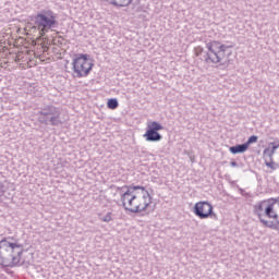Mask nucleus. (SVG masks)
Instances as JSON below:
<instances>
[{
  "label": "nucleus",
  "instance_id": "1",
  "mask_svg": "<svg viewBox=\"0 0 279 279\" xmlns=\"http://www.w3.org/2000/svg\"><path fill=\"white\" fill-rule=\"evenodd\" d=\"M118 191H120V202L129 213L145 215L154 213V197L145 186H124L118 187Z\"/></svg>",
  "mask_w": 279,
  "mask_h": 279
},
{
  "label": "nucleus",
  "instance_id": "2",
  "mask_svg": "<svg viewBox=\"0 0 279 279\" xmlns=\"http://www.w3.org/2000/svg\"><path fill=\"white\" fill-rule=\"evenodd\" d=\"M254 215L265 228L278 230L279 226V197L260 201L253 206Z\"/></svg>",
  "mask_w": 279,
  "mask_h": 279
},
{
  "label": "nucleus",
  "instance_id": "3",
  "mask_svg": "<svg viewBox=\"0 0 279 279\" xmlns=\"http://www.w3.org/2000/svg\"><path fill=\"white\" fill-rule=\"evenodd\" d=\"M234 45L221 44L218 40H213L206 44L207 52L204 56L206 64H219V66H228L230 62V49Z\"/></svg>",
  "mask_w": 279,
  "mask_h": 279
},
{
  "label": "nucleus",
  "instance_id": "4",
  "mask_svg": "<svg viewBox=\"0 0 279 279\" xmlns=\"http://www.w3.org/2000/svg\"><path fill=\"white\" fill-rule=\"evenodd\" d=\"M23 256V245L12 243L5 239L0 241V265L2 267H16Z\"/></svg>",
  "mask_w": 279,
  "mask_h": 279
},
{
  "label": "nucleus",
  "instance_id": "5",
  "mask_svg": "<svg viewBox=\"0 0 279 279\" xmlns=\"http://www.w3.org/2000/svg\"><path fill=\"white\" fill-rule=\"evenodd\" d=\"M37 121L41 125L59 128V125L64 123L62 121V109L53 105H47L37 112Z\"/></svg>",
  "mask_w": 279,
  "mask_h": 279
},
{
  "label": "nucleus",
  "instance_id": "6",
  "mask_svg": "<svg viewBox=\"0 0 279 279\" xmlns=\"http://www.w3.org/2000/svg\"><path fill=\"white\" fill-rule=\"evenodd\" d=\"M35 26L39 32L40 38H43L49 31L58 27V16L51 10L41 11L35 17Z\"/></svg>",
  "mask_w": 279,
  "mask_h": 279
},
{
  "label": "nucleus",
  "instance_id": "7",
  "mask_svg": "<svg viewBox=\"0 0 279 279\" xmlns=\"http://www.w3.org/2000/svg\"><path fill=\"white\" fill-rule=\"evenodd\" d=\"M73 69V77H88L90 75V71H93V60L88 58V54H78L73 59L72 62Z\"/></svg>",
  "mask_w": 279,
  "mask_h": 279
},
{
  "label": "nucleus",
  "instance_id": "8",
  "mask_svg": "<svg viewBox=\"0 0 279 279\" xmlns=\"http://www.w3.org/2000/svg\"><path fill=\"white\" fill-rule=\"evenodd\" d=\"M277 149H279V140L270 142L268 147L263 150L264 165L271 171H276L279 167V165L274 161V156L276 155Z\"/></svg>",
  "mask_w": 279,
  "mask_h": 279
},
{
  "label": "nucleus",
  "instance_id": "9",
  "mask_svg": "<svg viewBox=\"0 0 279 279\" xmlns=\"http://www.w3.org/2000/svg\"><path fill=\"white\" fill-rule=\"evenodd\" d=\"M194 215L199 219H208V217L217 219V214L213 211V205L206 201L198 202L194 205Z\"/></svg>",
  "mask_w": 279,
  "mask_h": 279
},
{
  "label": "nucleus",
  "instance_id": "10",
  "mask_svg": "<svg viewBox=\"0 0 279 279\" xmlns=\"http://www.w3.org/2000/svg\"><path fill=\"white\" fill-rule=\"evenodd\" d=\"M143 136L148 143H158V141H162V135L158 133V131H150L149 129H146Z\"/></svg>",
  "mask_w": 279,
  "mask_h": 279
},
{
  "label": "nucleus",
  "instance_id": "11",
  "mask_svg": "<svg viewBox=\"0 0 279 279\" xmlns=\"http://www.w3.org/2000/svg\"><path fill=\"white\" fill-rule=\"evenodd\" d=\"M98 219L104 223H110V221H114V213L112 210L99 213Z\"/></svg>",
  "mask_w": 279,
  "mask_h": 279
},
{
  "label": "nucleus",
  "instance_id": "12",
  "mask_svg": "<svg viewBox=\"0 0 279 279\" xmlns=\"http://www.w3.org/2000/svg\"><path fill=\"white\" fill-rule=\"evenodd\" d=\"M229 151L231 154H243V153L247 151V144H238L235 146H231L229 148Z\"/></svg>",
  "mask_w": 279,
  "mask_h": 279
},
{
  "label": "nucleus",
  "instance_id": "13",
  "mask_svg": "<svg viewBox=\"0 0 279 279\" xmlns=\"http://www.w3.org/2000/svg\"><path fill=\"white\" fill-rule=\"evenodd\" d=\"M146 130H150L153 132H160V130H165V128L160 123L153 121L147 124Z\"/></svg>",
  "mask_w": 279,
  "mask_h": 279
},
{
  "label": "nucleus",
  "instance_id": "14",
  "mask_svg": "<svg viewBox=\"0 0 279 279\" xmlns=\"http://www.w3.org/2000/svg\"><path fill=\"white\" fill-rule=\"evenodd\" d=\"M107 106L110 110H117V108H119V100L111 98L108 100Z\"/></svg>",
  "mask_w": 279,
  "mask_h": 279
},
{
  "label": "nucleus",
  "instance_id": "15",
  "mask_svg": "<svg viewBox=\"0 0 279 279\" xmlns=\"http://www.w3.org/2000/svg\"><path fill=\"white\" fill-rule=\"evenodd\" d=\"M253 143H258V136H256V135L250 136L248 140H247V142L244 143V145H247V149H248L250 146H251Z\"/></svg>",
  "mask_w": 279,
  "mask_h": 279
},
{
  "label": "nucleus",
  "instance_id": "16",
  "mask_svg": "<svg viewBox=\"0 0 279 279\" xmlns=\"http://www.w3.org/2000/svg\"><path fill=\"white\" fill-rule=\"evenodd\" d=\"M195 56L199 57L202 53H204V48L202 46H197L195 49Z\"/></svg>",
  "mask_w": 279,
  "mask_h": 279
},
{
  "label": "nucleus",
  "instance_id": "17",
  "mask_svg": "<svg viewBox=\"0 0 279 279\" xmlns=\"http://www.w3.org/2000/svg\"><path fill=\"white\" fill-rule=\"evenodd\" d=\"M59 44V45H62V43H64V38L62 36H59L58 38H54L53 39V44Z\"/></svg>",
  "mask_w": 279,
  "mask_h": 279
},
{
  "label": "nucleus",
  "instance_id": "18",
  "mask_svg": "<svg viewBox=\"0 0 279 279\" xmlns=\"http://www.w3.org/2000/svg\"><path fill=\"white\" fill-rule=\"evenodd\" d=\"M3 195H5V185H3V184L0 182V197H3Z\"/></svg>",
  "mask_w": 279,
  "mask_h": 279
},
{
  "label": "nucleus",
  "instance_id": "19",
  "mask_svg": "<svg viewBox=\"0 0 279 279\" xmlns=\"http://www.w3.org/2000/svg\"><path fill=\"white\" fill-rule=\"evenodd\" d=\"M138 12H143V7H135L134 14H138Z\"/></svg>",
  "mask_w": 279,
  "mask_h": 279
},
{
  "label": "nucleus",
  "instance_id": "20",
  "mask_svg": "<svg viewBox=\"0 0 279 279\" xmlns=\"http://www.w3.org/2000/svg\"><path fill=\"white\" fill-rule=\"evenodd\" d=\"M230 166H231V167H239V163H236V161H231V162H230Z\"/></svg>",
  "mask_w": 279,
  "mask_h": 279
}]
</instances>
